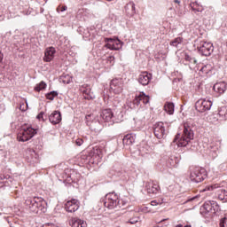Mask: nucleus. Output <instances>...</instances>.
<instances>
[{
  "instance_id": "15",
  "label": "nucleus",
  "mask_w": 227,
  "mask_h": 227,
  "mask_svg": "<svg viewBox=\"0 0 227 227\" xmlns=\"http://www.w3.org/2000/svg\"><path fill=\"white\" fill-rule=\"evenodd\" d=\"M141 102H143L145 106H146V104H150V96H146L145 92H140L133 99V104L134 106H141Z\"/></svg>"
},
{
  "instance_id": "25",
  "label": "nucleus",
  "mask_w": 227,
  "mask_h": 227,
  "mask_svg": "<svg viewBox=\"0 0 227 227\" xmlns=\"http://www.w3.org/2000/svg\"><path fill=\"white\" fill-rule=\"evenodd\" d=\"M136 142V136L134 134H128L124 136L122 139L123 145H126L128 146H130V145H134Z\"/></svg>"
},
{
  "instance_id": "5",
  "label": "nucleus",
  "mask_w": 227,
  "mask_h": 227,
  "mask_svg": "<svg viewBox=\"0 0 227 227\" xmlns=\"http://www.w3.org/2000/svg\"><path fill=\"white\" fill-rule=\"evenodd\" d=\"M36 134V129L32 127L22 128L18 134V140L22 143H26V141H29V139H33Z\"/></svg>"
},
{
  "instance_id": "12",
  "label": "nucleus",
  "mask_w": 227,
  "mask_h": 227,
  "mask_svg": "<svg viewBox=\"0 0 227 227\" xmlns=\"http://www.w3.org/2000/svg\"><path fill=\"white\" fill-rule=\"evenodd\" d=\"M94 157H100V149L94 148L89 155H82L81 159L85 164H95Z\"/></svg>"
},
{
  "instance_id": "51",
  "label": "nucleus",
  "mask_w": 227,
  "mask_h": 227,
  "mask_svg": "<svg viewBox=\"0 0 227 227\" xmlns=\"http://www.w3.org/2000/svg\"><path fill=\"white\" fill-rule=\"evenodd\" d=\"M109 59H114V57H109Z\"/></svg>"
},
{
  "instance_id": "35",
  "label": "nucleus",
  "mask_w": 227,
  "mask_h": 227,
  "mask_svg": "<svg viewBox=\"0 0 227 227\" xmlns=\"http://www.w3.org/2000/svg\"><path fill=\"white\" fill-rule=\"evenodd\" d=\"M211 70V67L210 65H205L200 68V72H202V74H208Z\"/></svg>"
},
{
  "instance_id": "23",
  "label": "nucleus",
  "mask_w": 227,
  "mask_h": 227,
  "mask_svg": "<svg viewBox=\"0 0 227 227\" xmlns=\"http://www.w3.org/2000/svg\"><path fill=\"white\" fill-rule=\"evenodd\" d=\"M213 90H214V91H215L216 93H220V95L223 94V93H224V91H226V82H220L215 83V84L213 86Z\"/></svg>"
},
{
  "instance_id": "11",
  "label": "nucleus",
  "mask_w": 227,
  "mask_h": 227,
  "mask_svg": "<svg viewBox=\"0 0 227 227\" xmlns=\"http://www.w3.org/2000/svg\"><path fill=\"white\" fill-rule=\"evenodd\" d=\"M110 89L115 95H120L123 91V80L121 78H115L110 82Z\"/></svg>"
},
{
  "instance_id": "47",
  "label": "nucleus",
  "mask_w": 227,
  "mask_h": 227,
  "mask_svg": "<svg viewBox=\"0 0 227 227\" xmlns=\"http://www.w3.org/2000/svg\"><path fill=\"white\" fill-rule=\"evenodd\" d=\"M157 203H160V205H162V203H164V199L158 200Z\"/></svg>"
},
{
  "instance_id": "50",
  "label": "nucleus",
  "mask_w": 227,
  "mask_h": 227,
  "mask_svg": "<svg viewBox=\"0 0 227 227\" xmlns=\"http://www.w3.org/2000/svg\"><path fill=\"white\" fill-rule=\"evenodd\" d=\"M41 13H43V8H41Z\"/></svg>"
},
{
  "instance_id": "32",
  "label": "nucleus",
  "mask_w": 227,
  "mask_h": 227,
  "mask_svg": "<svg viewBox=\"0 0 227 227\" xmlns=\"http://www.w3.org/2000/svg\"><path fill=\"white\" fill-rule=\"evenodd\" d=\"M47 88V83L45 82L42 81L39 84H36L35 87V91H42V90H45Z\"/></svg>"
},
{
  "instance_id": "40",
  "label": "nucleus",
  "mask_w": 227,
  "mask_h": 227,
  "mask_svg": "<svg viewBox=\"0 0 227 227\" xmlns=\"http://www.w3.org/2000/svg\"><path fill=\"white\" fill-rule=\"evenodd\" d=\"M151 205L153 207H157V205H160V202H157V200H153V201H151Z\"/></svg>"
},
{
  "instance_id": "38",
  "label": "nucleus",
  "mask_w": 227,
  "mask_h": 227,
  "mask_svg": "<svg viewBox=\"0 0 227 227\" xmlns=\"http://www.w3.org/2000/svg\"><path fill=\"white\" fill-rule=\"evenodd\" d=\"M37 120H42L43 121H45V119L43 118V112H41L37 116Z\"/></svg>"
},
{
  "instance_id": "31",
  "label": "nucleus",
  "mask_w": 227,
  "mask_h": 227,
  "mask_svg": "<svg viewBox=\"0 0 227 227\" xmlns=\"http://www.w3.org/2000/svg\"><path fill=\"white\" fill-rule=\"evenodd\" d=\"M218 114L220 118H223V120H226L227 118V106H221L218 109Z\"/></svg>"
},
{
  "instance_id": "33",
  "label": "nucleus",
  "mask_w": 227,
  "mask_h": 227,
  "mask_svg": "<svg viewBox=\"0 0 227 227\" xmlns=\"http://www.w3.org/2000/svg\"><path fill=\"white\" fill-rule=\"evenodd\" d=\"M47 100H54L58 97V91L52 90L45 94Z\"/></svg>"
},
{
  "instance_id": "4",
  "label": "nucleus",
  "mask_w": 227,
  "mask_h": 227,
  "mask_svg": "<svg viewBox=\"0 0 227 227\" xmlns=\"http://www.w3.org/2000/svg\"><path fill=\"white\" fill-rule=\"evenodd\" d=\"M104 205L109 210H114V208H121L120 197H118V194L114 192H110L106 195Z\"/></svg>"
},
{
  "instance_id": "18",
  "label": "nucleus",
  "mask_w": 227,
  "mask_h": 227,
  "mask_svg": "<svg viewBox=\"0 0 227 227\" xmlns=\"http://www.w3.org/2000/svg\"><path fill=\"white\" fill-rule=\"evenodd\" d=\"M100 118L103 121H112L113 118H114V114L111 108H106L101 111Z\"/></svg>"
},
{
  "instance_id": "9",
  "label": "nucleus",
  "mask_w": 227,
  "mask_h": 227,
  "mask_svg": "<svg viewBox=\"0 0 227 227\" xmlns=\"http://www.w3.org/2000/svg\"><path fill=\"white\" fill-rule=\"evenodd\" d=\"M200 54L201 56H210L214 52V44L212 43H207L205 41L200 42V45L197 47Z\"/></svg>"
},
{
  "instance_id": "45",
  "label": "nucleus",
  "mask_w": 227,
  "mask_h": 227,
  "mask_svg": "<svg viewBox=\"0 0 227 227\" xmlns=\"http://www.w3.org/2000/svg\"><path fill=\"white\" fill-rule=\"evenodd\" d=\"M67 6H62L61 9H60V12H67Z\"/></svg>"
},
{
  "instance_id": "19",
  "label": "nucleus",
  "mask_w": 227,
  "mask_h": 227,
  "mask_svg": "<svg viewBox=\"0 0 227 227\" xmlns=\"http://www.w3.org/2000/svg\"><path fill=\"white\" fill-rule=\"evenodd\" d=\"M61 112L59 111H54L51 114L49 115V121L52 125H58L59 123H61Z\"/></svg>"
},
{
  "instance_id": "3",
  "label": "nucleus",
  "mask_w": 227,
  "mask_h": 227,
  "mask_svg": "<svg viewBox=\"0 0 227 227\" xmlns=\"http://www.w3.org/2000/svg\"><path fill=\"white\" fill-rule=\"evenodd\" d=\"M207 178V169L201 167H190V180L194 184H200Z\"/></svg>"
},
{
  "instance_id": "16",
  "label": "nucleus",
  "mask_w": 227,
  "mask_h": 227,
  "mask_svg": "<svg viewBox=\"0 0 227 227\" xmlns=\"http://www.w3.org/2000/svg\"><path fill=\"white\" fill-rule=\"evenodd\" d=\"M81 205V202L75 199H73L71 200H68L66 204H65V209L67 210V212H77V210H79V207Z\"/></svg>"
},
{
  "instance_id": "44",
  "label": "nucleus",
  "mask_w": 227,
  "mask_h": 227,
  "mask_svg": "<svg viewBox=\"0 0 227 227\" xmlns=\"http://www.w3.org/2000/svg\"><path fill=\"white\" fill-rule=\"evenodd\" d=\"M4 185V181H3V177H0V188Z\"/></svg>"
},
{
  "instance_id": "37",
  "label": "nucleus",
  "mask_w": 227,
  "mask_h": 227,
  "mask_svg": "<svg viewBox=\"0 0 227 227\" xmlns=\"http://www.w3.org/2000/svg\"><path fill=\"white\" fill-rule=\"evenodd\" d=\"M226 221H227V217L226 216L223 217L220 220V227H225L224 224H225Z\"/></svg>"
},
{
  "instance_id": "27",
  "label": "nucleus",
  "mask_w": 227,
  "mask_h": 227,
  "mask_svg": "<svg viewBox=\"0 0 227 227\" xmlns=\"http://www.w3.org/2000/svg\"><path fill=\"white\" fill-rule=\"evenodd\" d=\"M72 227H87L88 224L84 220H81L79 218H73L71 220Z\"/></svg>"
},
{
  "instance_id": "48",
  "label": "nucleus",
  "mask_w": 227,
  "mask_h": 227,
  "mask_svg": "<svg viewBox=\"0 0 227 227\" xmlns=\"http://www.w3.org/2000/svg\"><path fill=\"white\" fill-rule=\"evenodd\" d=\"M174 3H176L177 4H180V0H174Z\"/></svg>"
},
{
  "instance_id": "17",
  "label": "nucleus",
  "mask_w": 227,
  "mask_h": 227,
  "mask_svg": "<svg viewBox=\"0 0 227 227\" xmlns=\"http://www.w3.org/2000/svg\"><path fill=\"white\" fill-rule=\"evenodd\" d=\"M152 81V74L148 72H143L138 75L137 82L142 86H148Z\"/></svg>"
},
{
  "instance_id": "2",
  "label": "nucleus",
  "mask_w": 227,
  "mask_h": 227,
  "mask_svg": "<svg viewBox=\"0 0 227 227\" xmlns=\"http://www.w3.org/2000/svg\"><path fill=\"white\" fill-rule=\"evenodd\" d=\"M25 207L34 214H38V212L45 214L47 212V202L42 197H27L25 199Z\"/></svg>"
},
{
  "instance_id": "28",
  "label": "nucleus",
  "mask_w": 227,
  "mask_h": 227,
  "mask_svg": "<svg viewBox=\"0 0 227 227\" xmlns=\"http://www.w3.org/2000/svg\"><path fill=\"white\" fill-rule=\"evenodd\" d=\"M183 43H184L183 37H176L170 42V45L171 47H176V49H180V47H182Z\"/></svg>"
},
{
  "instance_id": "41",
  "label": "nucleus",
  "mask_w": 227,
  "mask_h": 227,
  "mask_svg": "<svg viewBox=\"0 0 227 227\" xmlns=\"http://www.w3.org/2000/svg\"><path fill=\"white\" fill-rule=\"evenodd\" d=\"M105 42L107 43H109L110 42V43H113L114 42V39H113V38H106L105 39Z\"/></svg>"
},
{
  "instance_id": "52",
  "label": "nucleus",
  "mask_w": 227,
  "mask_h": 227,
  "mask_svg": "<svg viewBox=\"0 0 227 227\" xmlns=\"http://www.w3.org/2000/svg\"><path fill=\"white\" fill-rule=\"evenodd\" d=\"M33 153H34V155H36V153H35V151H33Z\"/></svg>"
},
{
  "instance_id": "29",
  "label": "nucleus",
  "mask_w": 227,
  "mask_h": 227,
  "mask_svg": "<svg viewBox=\"0 0 227 227\" xmlns=\"http://www.w3.org/2000/svg\"><path fill=\"white\" fill-rule=\"evenodd\" d=\"M82 92L83 93V97L86 100H93V98H95L90 89H83L82 90Z\"/></svg>"
},
{
  "instance_id": "24",
  "label": "nucleus",
  "mask_w": 227,
  "mask_h": 227,
  "mask_svg": "<svg viewBox=\"0 0 227 227\" xmlns=\"http://www.w3.org/2000/svg\"><path fill=\"white\" fill-rule=\"evenodd\" d=\"M179 162H180V159H178V157L170 156L167 160L166 164H167L168 168H176V166H178Z\"/></svg>"
},
{
  "instance_id": "43",
  "label": "nucleus",
  "mask_w": 227,
  "mask_h": 227,
  "mask_svg": "<svg viewBox=\"0 0 227 227\" xmlns=\"http://www.w3.org/2000/svg\"><path fill=\"white\" fill-rule=\"evenodd\" d=\"M194 200H198V197L195 196V197L189 199L188 200H186V203H188V201H194Z\"/></svg>"
},
{
  "instance_id": "30",
  "label": "nucleus",
  "mask_w": 227,
  "mask_h": 227,
  "mask_svg": "<svg viewBox=\"0 0 227 227\" xmlns=\"http://www.w3.org/2000/svg\"><path fill=\"white\" fill-rule=\"evenodd\" d=\"M164 109L168 114H173V113H175V104L172 102H167L164 106Z\"/></svg>"
},
{
  "instance_id": "22",
  "label": "nucleus",
  "mask_w": 227,
  "mask_h": 227,
  "mask_svg": "<svg viewBox=\"0 0 227 227\" xmlns=\"http://www.w3.org/2000/svg\"><path fill=\"white\" fill-rule=\"evenodd\" d=\"M105 47L109 49L110 51H120L121 47H123V42L120 41L119 39L114 40L112 43H107Z\"/></svg>"
},
{
  "instance_id": "13",
  "label": "nucleus",
  "mask_w": 227,
  "mask_h": 227,
  "mask_svg": "<svg viewBox=\"0 0 227 227\" xmlns=\"http://www.w3.org/2000/svg\"><path fill=\"white\" fill-rule=\"evenodd\" d=\"M145 191H147L148 194H159L160 186L155 181L145 182Z\"/></svg>"
},
{
  "instance_id": "39",
  "label": "nucleus",
  "mask_w": 227,
  "mask_h": 227,
  "mask_svg": "<svg viewBox=\"0 0 227 227\" xmlns=\"http://www.w3.org/2000/svg\"><path fill=\"white\" fill-rule=\"evenodd\" d=\"M27 109V106L24 107V104L20 106V111L26 112Z\"/></svg>"
},
{
  "instance_id": "34",
  "label": "nucleus",
  "mask_w": 227,
  "mask_h": 227,
  "mask_svg": "<svg viewBox=\"0 0 227 227\" xmlns=\"http://www.w3.org/2000/svg\"><path fill=\"white\" fill-rule=\"evenodd\" d=\"M114 107H118L120 113H121V110L123 109V106H121V101H120V99H114Z\"/></svg>"
},
{
  "instance_id": "8",
  "label": "nucleus",
  "mask_w": 227,
  "mask_h": 227,
  "mask_svg": "<svg viewBox=\"0 0 227 227\" xmlns=\"http://www.w3.org/2000/svg\"><path fill=\"white\" fill-rule=\"evenodd\" d=\"M153 133L157 139H162L168 136V129H166V124L164 122H156L153 125Z\"/></svg>"
},
{
  "instance_id": "7",
  "label": "nucleus",
  "mask_w": 227,
  "mask_h": 227,
  "mask_svg": "<svg viewBox=\"0 0 227 227\" xmlns=\"http://www.w3.org/2000/svg\"><path fill=\"white\" fill-rule=\"evenodd\" d=\"M206 191H215V196L220 201L227 203V191L215 184L206 187Z\"/></svg>"
},
{
  "instance_id": "20",
  "label": "nucleus",
  "mask_w": 227,
  "mask_h": 227,
  "mask_svg": "<svg viewBox=\"0 0 227 227\" xmlns=\"http://www.w3.org/2000/svg\"><path fill=\"white\" fill-rule=\"evenodd\" d=\"M54 54H56V49L54 47H49L45 50L43 61L51 63L54 59Z\"/></svg>"
},
{
  "instance_id": "42",
  "label": "nucleus",
  "mask_w": 227,
  "mask_h": 227,
  "mask_svg": "<svg viewBox=\"0 0 227 227\" xmlns=\"http://www.w3.org/2000/svg\"><path fill=\"white\" fill-rule=\"evenodd\" d=\"M129 223L130 224H136V223H137V220H136V219H129Z\"/></svg>"
},
{
  "instance_id": "10",
  "label": "nucleus",
  "mask_w": 227,
  "mask_h": 227,
  "mask_svg": "<svg viewBox=\"0 0 227 227\" xmlns=\"http://www.w3.org/2000/svg\"><path fill=\"white\" fill-rule=\"evenodd\" d=\"M212 108V101L201 98L195 103V109L199 113H205V111H210Z\"/></svg>"
},
{
  "instance_id": "36",
  "label": "nucleus",
  "mask_w": 227,
  "mask_h": 227,
  "mask_svg": "<svg viewBox=\"0 0 227 227\" xmlns=\"http://www.w3.org/2000/svg\"><path fill=\"white\" fill-rule=\"evenodd\" d=\"M82 143H84V140H82V138H77V139L75 140V145H76L77 146H82Z\"/></svg>"
},
{
  "instance_id": "46",
  "label": "nucleus",
  "mask_w": 227,
  "mask_h": 227,
  "mask_svg": "<svg viewBox=\"0 0 227 227\" xmlns=\"http://www.w3.org/2000/svg\"><path fill=\"white\" fill-rule=\"evenodd\" d=\"M3 58H4L3 52L0 51V63H3Z\"/></svg>"
},
{
  "instance_id": "26",
  "label": "nucleus",
  "mask_w": 227,
  "mask_h": 227,
  "mask_svg": "<svg viewBox=\"0 0 227 227\" xmlns=\"http://www.w3.org/2000/svg\"><path fill=\"white\" fill-rule=\"evenodd\" d=\"M190 6L192 10V12H194V13H201L203 12V11L205 10V8H203V5H201L200 3L198 2H192L190 4Z\"/></svg>"
},
{
  "instance_id": "6",
  "label": "nucleus",
  "mask_w": 227,
  "mask_h": 227,
  "mask_svg": "<svg viewBox=\"0 0 227 227\" xmlns=\"http://www.w3.org/2000/svg\"><path fill=\"white\" fill-rule=\"evenodd\" d=\"M221 210V207L215 200H207L200 207L201 214H216Z\"/></svg>"
},
{
  "instance_id": "14",
  "label": "nucleus",
  "mask_w": 227,
  "mask_h": 227,
  "mask_svg": "<svg viewBox=\"0 0 227 227\" xmlns=\"http://www.w3.org/2000/svg\"><path fill=\"white\" fill-rule=\"evenodd\" d=\"M184 65H185V67H189L190 70H194L196 67H198V59H196V58L184 53Z\"/></svg>"
},
{
  "instance_id": "1",
  "label": "nucleus",
  "mask_w": 227,
  "mask_h": 227,
  "mask_svg": "<svg viewBox=\"0 0 227 227\" xmlns=\"http://www.w3.org/2000/svg\"><path fill=\"white\" fill-rule=\"evenodd\" d=\"M192 139H194V131L192 130V128L184 124L183 126V131L176 135L171 145H176L178 148H183L187 146Z\"/></svg>"
},
{
  "instance_id": "54",
  "label": "nucleus",
  "mask_w": 227,
  "mask_h": 227,
  "mask_svg": "<svg viewBox=\"0 0 227 227\" xmlns=\"http://www.w3.org/2000/svg\"><path fill=\"white\" fill-rule=\"evenodd\" d=\"M117 227H120V226H117Z\"/></svg>"
},
{
  "instance_id": "53",
  "label": "nucleus",
  "mask_w": 227,
  "mask_h": 227,
  "mask_svg": "<svg viewBox=\"0 0 227 227\" xmlns=\"http://www.w3.org/2000/svg\"><path fill=\"white\" fill-rule=\"evenodd\" d=\"M164 221H166V219L161 220V223L164 222Z\"/></svg>"
},
{
  "instance_id": "21",
  "label": "nucleus",
  "mask_w": 227,
  "mask_h": 227,
  "mask_svg": "<svg viewBox=\"0 0 227 227\" xmlns=\"http://www.w3.org/2000/svg\"><path fill=\"white\" fill-rule=\"evenodd\" d=\"M127 17H134L136 15V4L134 2L128 3L124 7Z\"/></svg>"
},
{
  "instance_id": "49",
  "label": "nucleus",
  "mask_w": 227,
  "mask_h": 227,
  "mask_svg": "<svg viewBox=\"0 0 227 227\" xmlns=\"http://www.w3.org/2000/svg\"><path fill=\"white\" fill-rule=\"evenodd\" d=\"M57 12H58V13H59V7L57 8Z\"/></svg>"
}]
</instances>
